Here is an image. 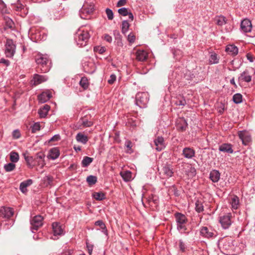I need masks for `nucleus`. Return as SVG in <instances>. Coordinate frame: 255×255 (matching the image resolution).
I'll return each mask as SVG.
<instances>
[{"label":"nucleus","mask_w":255,"mask_h":255,"mask_svg":"<svg viewBox=\"0 0 255 255\" xmlns=\"http://www.w3.org/2000/svg\"><path fill=\"white\" fill-rule=\"evenodd\" d=\"M76 139L78 142H81L83 144H86L88 141L87 136L81 132L77 133L76 136Z\"/></svg>","instance_id":"nucleus-29"},{"label":"nucleus","mask_w":255,"mask_h":255,"mask_svg":"<svg viewBox=\"0 0 255 255\" xmlns=\"http://www.w3.org/2000/svg\"><path fill=\"white\" fill-rule=\"evenodd\" d=\"M15 45L11 39H7L5 44V54L7 57L11 58L15 52Z\"/></svg>","instance_id":"nucleus-8"},{"label":"nucleus","mask_w":255,"mask_h":255,"mask_svg":"<svg viewBox=\"0 0 255 255\" xmlns=\"http://www.w3.org/2000/svg\"><path fill=\"white\" fill-rule=\"evenodd\" d=\"M230 204H231L233 209H238L239 205V197L237 196H234L232 197L230 201Z\"/></svg>","instance_id":"nucleus-33"},{"label":"nucleus","mask_w":255,"mask_h":255,"mask_svg":"<svg viewBox=\"0 0 255 255\" xmlns=\"http://www.w3.org/2000/svg\"><path fill=\"white\" fill-rule=\"evenodd\" d=\"M106 13L107 14L108 18L109 20H112L114 18V13L113 11L110 8H106Z\"/></svg>","instance_id":"nucleus-51"},{"label":"nucleus","mask_w":255,"mask_h":255,"mask_svg":"<svg viewBox=\"0 0 255 255\" xmlns=\"http://www.w3.org/2000/svg\"><path fill=\"white\" fill-rule=\"evenodd\" d=\"M13 136L15 138H18L20 136V133L18 130L15 129L12 132Z\"/></svg>","instance_id":"nucleus-59"},{"label":"nucleus","mask_w":255,"mask_h":255,"mask_svg":"<svg viewBox=\"0 0 255 255\" xmlns=\"http://www.w3.org/2000/svg\"><path fill=\"white\" fill-rule=\"evenodd\" d=\"M209 63L211 64H217L219 62V58L216 54L213 53L212 54L209 59Z\"/></svg>","instance_id":"nucleus-43"},{"label":"nucleus","mask_w":255,"mask_h":255,"mask_svg":"<svg viewBox=\"0 0 255 255\" xmlns=\"http://www.w3.org/2000/svg\"><path fill=\"white\" fill-rule=\"evenodd\" d=\"M226 18L222 15L217 16L215 17V21L216 24L219 26H223L227 23Z\"/></svg>","instance_id":"nucleus-30"},{"label":"nucleus","mask_w":255,"mask_h":255,"mask_svg":"<svg viewBox=\"0 0 255 255\" xmlns=\"http://www.w3.org/2000/svg\"><path fill=\"white\" fill-rule=\"evenodd\" d=\"M188 175L191 177H194L196 174V170L193 167L190 166L189 169V171L187 173Z\"/></svg>","instance_id":"nucleus-49"},{"label":"nucleus","mask_w":255,"mask_h":255,"mask_svg":"<svg viewBox=\"0 0 255 255\" xmlns=\"http://www.w3.org/2000/svg\"><path fill=\"white\" fill-rule=\"evenodd\" d=\"M160 177L163 178H169L172 176L174 171L172 165L165 163L163 164L160 169H158Z\"/></svg>","instance_id":"nucleus-6"},{"label":"nucleus","mask_w":255,"mask_h":255,"mask_svg":"<svg viewBox=\"0 0 255 255\" xmlns=\"http://www.w3.org/2000/svg\"><path fill=\"white\" fill-rule=\"evenodd\" d=\"M220 173L217 170H212L210 171L209 178L212 182H217L220 178Z\"/></svg>","instance_id":"nucleus-21"},{"label":"nucleus","mask_w":255,"mask_h":255,"mask_svg":"<svg viewBox=\"0 0 255 255\" xmlns=\"http://www.w3.org/2000/svg\"><path fill=\"white\" fill-rule=\"evenodd\" d=\"M50 106L48 105H45L43 106V107L40 108L38 112L40 117L41 118H45L47 116L48 112L50 110Z\"/></svg>","instance_id":"nucleus-27"},{"label":"nucleus","mask_w":255,"mask_h":255,"mask_svg":"<svg viewBox=\"0 0 255 255\" xmlns=\"http://www.w3.org/2000/svg\"><path fill=\"white\" fill-rule=\"evenodd\" d=\"M59 155L60 152L59 149L56 147H54L50 150L48 157L52 160H55L59 156Z\"/></svg>","instance_id":"nucleus-25"},{"label":"nucleus","mask_w":255,"mask_h":255,"mask_svg":"<svg viewBox=\"0 0 255 255\" xmlns=\"http://www.w3.org/2000/svg\"><path fill=\"white\" fill-rule=\"evenodd\" d=\"M14 23L9 18H5V28L12 29L13 27Z\"/></svg>","instance_id":"nucleus-48"},{"label":"nucleus","mask_w":255,"mask_h":255,"mask_svg":"<svg viewBox=\"0 0 255 255\" xmlns=\"http://www.w3.org/2000/svg\"><path fill=\"white\" fill-rule=\"evenodd\" d=\"M2 213L4 217L6 218H9L13 215L12 209L9 207L3 208V210L2 211Z\"/></svg>","instance_id":"nucleus-32"},{"label":"nucleus","mask_w":255,"mask_h":255,"mask_svg":"<svg viewBox=\"0 0 255 255\" xmlns=\"http://www.w3.org/2000/svg\"><path fill=\"white\" fill-rule=\"evenodd\" d=\"M156 150L160 151L165 148V143L162 136H158L154 140Z\"/></svg>","instance_id":"nucleus-11"},{"label":"nucleus","mask_w":255,"mask_h":255,"mask_svg":"<svg viewBox=\"0 0 255 255\" xmlns=\"http://www.w3.org/2000/svg\"><path fill=\"white\" fill-rule=\"evenodd\" d=\"M24 6L19 1H18L16 3H14L12 5V8L15 11H20L22 9H23Z\"/></svg>","instance_id":"nucleus-44"},{"label":"nucleus","mask_w":255,"mask_h":255,"mask_svg":"<svg viewBox=\"0 0 255 255\" xmlns=\"http://www.w3.org/2000/svg\"><path fill=\"white\" fill-rule=\"evenodd\" d=\"M149 101V95L147 92H138L135 96V104L141 108H145Z\"/></svg>","instance_id":"nucleus-5"},{"label":"nucleus","mask_w":255,"mask_h":255,"mask_svg":"<svg viewBox=\"0 0 255 255\" xmlns=\"http://www.w3.org/2000/svg\"><path fill=\"white\" fill-rule=\"evenodd\" d=\"M252 28L251 21L248 19H245L241 21V29L245 33L251 32Z\"/></svg>","instance_id":"nucleus-12"},{"label":"nucleus","mask_w":255,"mask_h":255,"mask_svg":"<svg viewBox=\"0 0 255 255\" xmlns=\"http://www.w3.org/2000/svg\"><path fill=\"white\" fill-rule=\"evenodd\" d=\"M96 49L100 54H103L106 51V49L104 47H98Z\"/></svg>","instance_id":"nucleus-63"},{"label":"nucleus","mask_w":255,"mask_h":255,"mask_svg":"<svg viewBox=\"0 0 255 255\" xmlns=\"http://www.w3.org/2000/svg\"><path fill=\"white\" fill-rule=\"evenodd\" d=\"M195 210L198 213H201L204 211V206L201 201H197L195 203Z\"/></svg>","instance_id":"nucleus-38"},{"label":"nucleus","mask_w":255,"mask_h":255,"mask_svg":"<svg viewBox=\"0 0 255 255\" xmlns=\"http://www.w3.org/2000/svg\"><path fill=\"white\" fill-rule=\"evenodd\" d=\"M104 39L106 41L110 43L112 41V37L111 36H110L109 35L106 34H105V35H104Z\"/></svg>","instance_id":"nucleus-62"},{"label":"nucleus","mask_w":255,"mask_h":255,"mask_svg":"<svg viewBox=\"0 0 255 255\" xmlns=\"http://www.w3.org/2000/svg\"><path fill=\"white\" fill-rule=\"evenodd\" d=\"M127 0H119L117 4V7H121L126 4Z\"/></svg>","instance_id":"nucleus-60"},{"label":"nucleus","mask_w":255,"mask_h":255,"mask_svg":"<svg viewBox=\"0 0 255 255\" xmlns=\"http://www.w3.org/2000/svg\"><path fill=\"white\" fill-rule=\"evenodd\" d=\"M93 161V158L88 157L85 156L84 157L82 161V166L83 167H86L88 166Z\"/></svg>","instance_id":"nucleus-36"},{"label":"nucleus","mask_w":255,"mask_h":255,"mask_svg":"<svg viewBox=\"0 0 255 255\" xmlns=\"http://www.w3.org/2000/svg\"><path fill=\"white\" fill-rule=\"evenodd\" d=\"M136 59L141 62L145 61L148 57V53L144 50H138L135 52Z\"/></svg>","instance_id":"nucleus-15"},{"label":"nucleus","mask_w":255,"mask_h":255,"mask_svg":"<svg viewBox=\"0 0 255 255\" xmlns=\"http://www.w3.org/2000/svg\"><path fill=\"white\" fill-rule=\"evenodd\" d=\"M195 150L190 147H185L183 149V155L188 159H191L195 155Z\"/></svg>","instance_id":"nucleus-20"},{"label":"nucleus","mask_w":255,"mask_h":255,"mask_svg":"<svg viewBox=\"0 0 255 255\" xmlns=\"http://www.w3.org/2000/svg\"><path fill=\"white\" fill-rule=\"evenodd\" d=\"M129 24L127 20H124L122 25V32L125 34L128 29Z\"/></svg>","instance_id":"nucleus-45"},{"label":"nucleus","mask_w":255,"mask_h":255,"mask_svg":"<svg viewBox=\"0 0 255 255\" xmlns=\"http://www.w3.org/2000/svg\"><path fill=\"white\" fill-rule=\"evenodd\" d=\"M135 39V37L134 35H133V34H128V40L129 43H133Z\"/></svg>","instance_id":"nucleus-58"},{"label":"nucleus","mask_w":255,"mask_h":255,"mask_svg":"<svg viewBox=\"0 0 255 255\" xmlns=\"http://www.w3.org/2000/svg\"><path fill=\"white\" fill-rule=\"evenodd\" d=\"M0 63H2L7 66L9 65L10 62L7 60H6L4 58H1L0 59Z\"/></svg>","instance_id":"nucleus-61"},{"label":"nucleus","mask_w":255,"mask_h":255,"mask_svg":"<svg viewBox=\"0 0 255 255\" xmlns=\"http://www.w3.org/2000/svg\"><path fill=\"white\" fill-rule=\"evenodd\" d=\"M43 220V217L40 215L35 216L30 220V228L33 233L42 226Z\"/></svg>","instance_id":"nucleus-7"},{"label":"nucleus","mask_w":255,"mask_h":255,"mask_svg":"<svg viewBox=\"0 0 255 255\" xmlns=\"http://www.w3.org/2000/svg\"><path fill=\"white\" fill-rule=\"evenodd\" d=\"M118 12L120 14L124 16L128 15L131 21L133 20V15L132 13L130 12L127 8H121L118 9Z\"/></svg>","instance_id":"nucleus-23"},{"label":"nucleus","mask_w":255,"mask_h":255,"mask_svg":"<svg viewBox=\"0 0 255 255\" xmlns=\"http://www.w3.org/2000/svg\"><path fill=\"white\" fill-rule=\"evenodd\" d=\"M48 58V56L47 54L40 53H38L35 56V62L39 65L37 68V71L40 70L43 73L49 71V68L47 65Z\"/></svg>","instance_id":"nucleus-1"},{"label":"nucleus","mask_w":255,"mask_h":255,"mask_svg":"<svg viewBox=\"0 0 255 255\" xmlns=\"http://www.w3.org/2000/svg\"><path fill=\"white\" fill-rule=\"evenodd\" d=\"M60 139V136L59 134H55L53 136H52L50 139H49L48 142H51L54 141H57L59 140Z\"/></svg>","instance_id":"nucleus-54"},{"label":"nucleus","mask_w":255,"mask_h":255,"mask_svg":"<svg viewBox=\"0 0 255 255\" xmlns=\"http://www.w3.org/2000/svg\"><path fill=\"white\" fill-rule=\"evenodd\" d=\"M40 129V125L39 123H35L31 126L32 132L34 133Z\"/></svg>","instance_id":"nucleus-50"},{"label":"nucleus","mask_w":255,"mask_h":255,"mask_svg":"<svg viewBox=\"0 0 255 255\" xmlns=\"http://www.w3.org/2000/svg\"><path fill=\"white\" fill-rule=\"evenodd\" d=\"M94 7V4L92 2H85L79 11L81 18L84 19H89V15L93 12Z\"/></svg>","instance_id":"nucleus-4"},{"label":"nucleus","mask_w":255,"mask_h":255,"mask_svg":"<svg viewBox=\"0 0 255 255\" xmlns=\"http://www.w3.org/2000/svg\"><path fill=\"white\" fill-rule=\"evenodd\" d=\"M116 80V76L115 74H112L110 79L108 80V82L110 84H113Z\"/></svg>","instance_id":"nucleus-55"},{"label":"nucleus","mask_w":255,"mask_h":255,"mask_svg":"<svg viewBox=\"0 0 255 255\" xmlns=\"http://www.w3.org/2000/svg\"><path fill=\"white\" fill-rule=\"evenodd\" d=\"M47 78L46 76L35 74L33 77L34 85H38L42 82L47 81Z\"/></svg>","instance_id":"nucleus-26"},{"label":"nucleus","mask_w":255,"mask_h":255,"mask_svg":"<svg viewBox=\"0 0 255 255\" xmlns=\"http://www.w3.org/2000/svg\"><path fill=\"white\" fill-rule=\"evenodd\" d=\"M19 157L18 154L14 151H12L10 153V160L12 163H16L19 160Z\"/></svg>","instance_id":"nucleus-37"},{"label":"nucleus","mask_w":255,"mask_h":255,"mask_svg":"<svg viewBox=\"0 0 255 255\" xmlns=\"http://www.w3.org/2000/svg\"><path fill=\"white\" fill-rule=\"evenodd\" d=\"M86 246L89 254L91 255L94 248V245L89 243H86Z\"/></svg>","instance_id":"nucleus-56"},{"label":"nucleus","mask_w":255,"mask_h":255,"mask_svg":"<svg viewBox=\"0 0 255 255\" xmlns=\"http://www.w3.org/2000/svg\"><path fill=\"white\" fill-rule=\"evenodd\" d=\"M217 110L220 114H222L225 110V105L221 103L217 107Z\"/></svg>","instance_id":"nucleus-52"},{"label":"nucleus","mask_w":255,"mask_h":255,"mask_svg":"<svg viewBox=\"0 0 255 255\" xmlns=\"http://www.w3.org/2000/svg\"><path fill=\"white\" fill-rule=\"evenodd\" d=\"M226 51L230 55L235 56L238 53V48L234 45H228L226 46Z\"/></svg>","instance_id":"nucleus-24"},{"label":"nucleus","mask_w":255,"mask_h":255,"mask_svg":"<svg viewBox=\"0 0 255 255\" xmlns=\"http://www.w3.org/2000/svg\"><path fill=\"white\" fill-rule=\"evenodd\" d=\"M80 85L84 89H86L89 86L88 80L86 78H82L80 81Z\"/></svg>","instance_id":"nucleus-46"},{"label":"nucleus","mask_w":255,"mask_h":255,"mask_svg":"<svg viewBox=\"0 0 255 255\" xmlns=\"http://www.w3.org/2000/svg\"><path fill=\"white\" fill-rule=\"evenodd\" d=\"M220 222L222 227L225 229H228L231 225V217L229 215H224L220 217Z\"/></svg>","instance_id":"nucleus-13"},{"label":"nucleus","mask_w":255,"mask_h":255,"mask_svg":"<svg viewBox=\"0 0 255 255\" xmlns=\"http://www.w3.org/2000/svg\"><path fill=\"white\" fill-rule=\"evenodd\" d=\"M44 181L48 185H51L53 181V178L50 176H46L44 178Z\"/></svg>","instance_id":"nucleus-53"},{"label":"nucleus","mask_w":255,"mask_h":255,"mask_svg":"<svg viewBox=\"0 0 255 255\" xmlns=\"http://www.w3.org/2000/svg\"><path fill=\"white\" fill-rule=\"evenodd\" d=\"M243 97L240 93L235 94L233 97V101L236 104H240L242 102Z\"/></svg>","instance_id":"nucleus-40"},{"label":"nucleus","mask_w":255,"mask_h":255,"mask_svg":"<svg viewBox=\"0 0 255 255\" xmlns=\"http://www.w3.org/2000/svg\"><path fill=\"white\" fill-rule=\"evenodd\" d=\"M179 246L180 250L183 253V252H185V248H186L185 245L184 243L182 241H179Z\"/></svg>","instance_id":"nucleus-57"},{"label":"nucleus","mask_w":255,"mask_h":255,"mask_svg":"<svg viewBox=\"0 0 255 255\" xmlns=\"http://www.w3.org/2000/svg\"><path fill=\"white\" fill-rule=\"evenodd\" d=\"M33 183L32 179H28L22 182L20 184L19 189L23 193H26L27 191V187L31 185Z\"/></svg>","instance_id":"nucleus-19"},{"label":"nucleus","mask_w":255,"mask_h":255,"mask_svg":"<svg viewBox=\"0 0 255 255\" xmlns=\"http://www.w3.org/2000/svg\"><path fill=\"white\" fill-rule=\"evenodd\" d=\"M86 181L90 185H92L97 182V178L95 176L89 175L87 177Z\"/></svg>","instance_id":"nucleus-41"},{"label":"nucleus","mask_w":255,"mask_h":255,"mask_svg":"<svg viewBox=\"0 0 255 255\" xmlns=\"http://www.w3.org/2000/svg\"><path fill=\"white\" fill-rule=\"evenodd\" d=\"M120 174L123 178L124 180L125 181H129L132 178V174L131 172L129 171L121 172Z\"/></svg>","instance_id":"nucleus-31"},{"label":"nucleus","mask_w":255,"mask_h":255,"mask_svg":"<svg viewBox=\"0 0 255 255\" xmlns=\"http://www.w3.org/2000/svg\"><path fill=\"white\" fill-rule=\"evenodd\" d=\"M200 234L202 236L207 238H210L215 237V232H213L212 229L208 228L207 227H203L200 230Z\"/></svg>","instance_id":"nucleus-14"},{"label":"nucleus","mask_w":255,"mask_h":255,"mask_svg":"<svg viewBox=\"0 0 255 255\" xmlns=\"http://www.w3.org/2000/svg\"><path fill=\"white\" fill-rule=\"evenodd\" d=\"M219 150L224 153H233L234 150L232 148V145L229 143H223L220 145Z\"/></svg>","instance_id":"nucleus-17"},{"label":"nucleus","mask_w":255,"mask_h":255,"mask_svg":"<svg viewBox=\"0 0 255 255\" xmlns=\"http://www.w3.org/2000/svg\"><path fill=\"white\" fill-rule=\"evenodd\" d=\"M238 79L239 81L249 83L252 80V76L249 74V71L246 70L240 74Z\"/></svg>","instance_id":"nucleus-18"},{"label":"nucleus","mask_w":255,"mask_h":255,"mask_svg":"<svg viewBox=\"0 0 255 255\" xmlns=\"http://www.w3.org/2000/svg\"><path fill=\"white\" fill-rule=\"evenodd\" d=\"M52 228L54 236L61 235L63 234V230L59 223L54 222L52 224Z\"/></svg>","instance_id":"nucleus-22"},{"label":"nucleus","mask_w":255,"mask_h":255,"mask_svg":"<svg viewBox=\"0 0 255 255\" xmlns=\"http://www.w3.org/2000/svg\"><path fill=\"white\" fill-rule=\"evenodd\" d=\"M176 128L178 131H185L188 128V124L186 120L183 118H179L177 119Z\"/></svg>","instance_id":"nucleus-9"},{"label":"nucleus","mask_w":255,"mask_h":255,"mask_svg":"<svg viewBox=\"0 0 255 255\" xmlns=\"http://www.w3.org/2000/svg\"><path fill=\"white\" fill-rule=\"evenodd\" d=\"M247 58L248 60L250 61V62H253L254 61L253 56L251 53H249L247 54Z\"/></svg>","instance_id":"nucleus-64"},{"label":"nucleus","mask_w":255,"mask_h":255,"mask_svg":"<svg viewBox=\"0 0 255 255\" xmlns=\"http://www.w3.org/2000/svg\"><path fill=\"white\" fill-rule=\"evenodd\" d=\"M93 197L98 201H101L105 199V195L103 192H95L93 194Z\"/></svg>","instance_id":"nucleus-39"},{"label":"nucleus","mask_w":255,"mask_h":255,"mask_svg":"<svg viewBox=\"0 0 255 255\" xmlns=\"http://www.w3.org/2000/svg\"><path fill=\"white\" fill-rule=\"evenodd\" d=\"M175 218L178 231L181 233L185 232L187 229L185 224L187 222V218L185 215L180 213H176L175 214Z\"/></svg>","instance_id":"nucleus-3"},{"label":"nucleus","mask_w":255,"mask_h":255,"mask_svg":"<svg viewBox=\"0 0 255 255\" xmlns=\"http://www.w3.org/2000/svg\"><path fill=\"white\" fill-rule=\"evenodd\" d=\"M52 97L51 93L49 91L42 92L38 95V99L39 102L44 103L48 101Z\"/></svg>","instance_id":"nucleus-16"},{"label":"nucleus","mask_w":255,"mask_h":255,"mask_svg":"<svg viewBox=\"0 0 255 255\" xmlns=\"http://www.w3.org/2000/svg\"><path fill=\"white\" fill-rule=\"evenodd\" d=\"M23 155L24 157V159H25V161H26L27 164L29 166L33 167V164L32 162H33V159L32 156L26 155L25 153Z\"/></svg>","instance_id":"nucleus-47"},{"label":"nucleus","mask_w":255,"mask_h":255,"mask_svg":"<svg viewBox=\"0 0 255 255\" xmlns=\"http://www.w3.org/2000/svg\"><path fill=\"white\" fill-rule=\"evenodd\" d=\"M90 34L87 30L79 29L76 33L75 39L79 47L86 45Z\"/></svg>","instance_id":"nucleus-2"},{"label":"nucleus","mask_w":255,"mask_h":255,"mask_svg":"<svg viewBox=\"0 0 255 255\" xmlns=\"http://www.w3.org/2000/svg\"><path fill=\"white\" fill-rule=\"evenodd\" d=\"M95 225L96 226H99L102 229V233H103L106 236H108V231L106 229V227L105 224L102 221L98 220L96 221L95 223Z\"/></svg>","instance_id":"nucleus-34"},{"label":"nucleus","mask_w":255,"mask_h":255,"mask_svg":"<svg viewBox=\"0 0 255 255\" xmlns=\"http://www.w3.org/2000/svg\"><path fill=\"white\" fill-rule=\"evenodd\" d=\"M3 168L6 172H11L15 169V164L12 162L9 163L5 164Z\"/></svg>","instance_id":"nucleus-42"},{"label":"nucleus","mask_w":255,"mask_h":255,"mask_svg":"<svg viewBox=\"0 0 255 255\" xmlns=\"http://www.w3.org/2000/svg\"><path fill=\"white\" fill-rule=\"evenodd\" d=\"M45 155L42 152H38L36 154V159L37 160V163L39 165L41 166V168H43L45 165V162L44 161Z\"/></svg>","instance_id":"nucleus-28"},{"label":"nucleus","mask_w":255,"mask_h":255,"mask_svg":"<svg viewBox=\"0 0 255 255\" xmlns=\"http://www.w3.org/2000/svg\"><path fill=\"white\" fill-rule=\"evenodd\" d=\"M239 138L244 145H247L251 141V136L250 134L247 131H239L238 132Z\"/></svg>","instance_id":"nucleus-10"},{"label":"nucleus","mask_w":255,"mask_h":255,"mask_svg":"<svg viewBox=\"0 0 255 255\" xmlns=\"http://www.w3.org/2000/svg\"><path fill=\"white\" fill-rule=\"evenodd\" d=\"M79 123L81 125L83 126V127H90L93 125V122L88 121L86 118H81Z\"/></svg>","instance_id":"nucleus-35"}]
</instances>
